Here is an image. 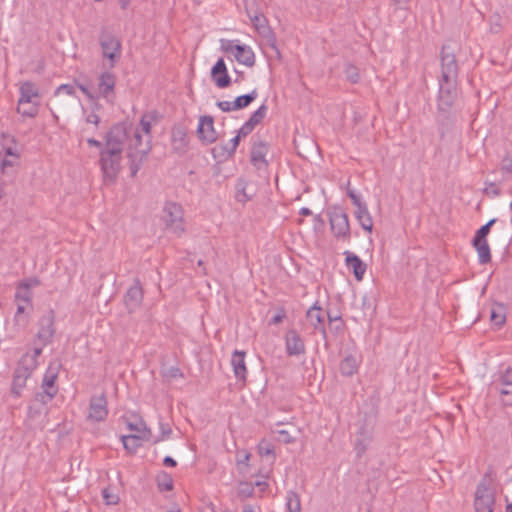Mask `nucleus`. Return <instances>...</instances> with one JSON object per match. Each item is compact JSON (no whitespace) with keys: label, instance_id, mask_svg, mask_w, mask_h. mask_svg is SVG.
<instances>
[{"label":"nucleus","instance_id":"nucleus-1","mask_svg":"<svg viewBox=\"0 0 512 512\" xmlns=\"http://www.w3.org/2000/svg\"><path fill=\"white\" fill-rule=\"evenodd\" d=\"M105 147L100 152L99 163L106 183H113L121 171L122 153L126 148L131 176H136L151 145L142 142L139 129L125 121L114 124L105 135Z\"/></svg>","mask_w":512,"mask_h":512},{"label":"nucleus","instance_id":"nucleus-2","mask_svg":"<svg viewBox=\"0 0 512 512\" xmlns=\"http://www.w3.org/2000/svg\"><path fill=\"white\" fill-rule=\"evenodd\" d=\"M75 85L90 100L104 99L114 104L116 99V75L109 70L102 71L97 76L96 87L93 89L86 82L75 80Z\"/></svg>","mask_w":512,"mask_h":512},{"label":"nucleus","instance_id":"nucleus-3","mask_svg":"<svg viewBox=\"0 0 512 512\" xmlns=\"http://www.w3.org/2000/svg\"><path fill=\"white\" fill-rule=\"evenodd\" d=\"M492 478L486 473L480 480L475 491L474 507L476 512H493L495 495L491 489Z\"/></svg>","mask_w":512,"mask_h":512},{"label":"nucleus","instance_id":"nucleus-4","mask_svg":"<svg viewBox=\"0 0 512 512\" xmlns=\"http://www.w3.org/2000/svg\"><path fill=\"white\" fill-rule=\"evenodd\" d=\"M328 216L333 235L339 240L349 242L351 231L347 213L341 207H332Z\"/></svg>","mask_w":512,"mask_h":512},{"label":"nucleus","instance_id":"nucleus-5","mask_svg":"<svg viewBox=\"0 0 512 512\" xmlns=\"http://www.w3.org/2000/svg\"><path fill=\"white\" fill-rule=\"evenodd\" d=\"M99 44L102 56L109 61L108 67L113 68L121 58L122 44L119 38L107 31H102L99 36Z\"/></svg>","mask_w":512,"mask_h":512},{"label":"nucleus","instance_id":"nucleus-6","mask_svg":"<svg viewBox=\"0 0 512 512\" xmlns=\"http://www.w3.org/2000/svg\"><path fill=\"white\" fill-rule=\"evenodd\" d=\"M442 81H458L459 66L456 60L455 49L450 44L442 46L440 53Z\"/></svg>","mask_w":512,"mask_h":512},{"label":"nucleus","instance_id":"nucleus-7","mask_svg":"<svg viewBox=\"0 0 512 512\" xmlns=\"http://www.w3.org/2000/svg\"><path fill=\"white\" fill-rule=\"evenodd\" d=\"M33 361L30 358L20 359L13 375L11 394L14 397H20L26 382L33 373Z\"/></svg>","mask_w":512,"mask_h":512},{"label":"nucleus","instance_id":"nucleus-8","mask_svg":"<svg viewBox=\"0 0 512 512\" xmlns=\"http://www.w3.org/2000/svg\"><path fill=\"white\" fill-rule=\"evenodd\" d=\"M2 151L5 157L2 159V174L7 168H15L20 165L21 148L14 137L2 133Z\"/></svg>","mask_w":512,"mask_h":512},{"label":"nucleus","instance_id":"nucleus-9","mask_svg":"<svg viewBox=\"0 0 512 512\" xmlns=\"http://www.w3.org/2000/svg\"><path fill=\"white\" fill-rule=\"evenodd\" d=\"M164 220L166 227L174 234L180 236L185 231L183 209L175 202H167L164 206Z\"/></svg>","mask_w":512,"mask_h":512},{"label":"nucleus","instance_id":"nucleus-10","mask_svg":"<svg viewBox=\"0 0 512 512\" xmlns=\"http://www.w3.org/2000/svg\"><path fill=\"white\" fill-rule=\"evenodd\" d=\"M494 389L499 393L504 406H512V368L508 367L499 373L493 382Z\"/></svg>","mask_w":512,"mask_h":512},{"label":"nucleus","instance_id":"nucleus-11","mask_svg":"<svg viewBox=\"0 0 512 512\" xmlns=\"http://www.w3.org/2000/svg\"><path fill=\"white\" fill-rule=\"evenodd\" d=\"M458 81L439 80L438 110L448 111L454 104L457 97Z\"/></svg>","mask_w":512,"mask_h":512},{"label":"nucleus","instance_id":"nucleus-12","mask_svg":"<svg viewBox=\"0 0 512 512\" xmlns=\"http://www.w3.org/2000/svg\"><path fill=\"white\" fill-rule=\"evenodd\" d=\"M222 47L225 52L231 53L239 63L244 64L247 67L254 66L255 54L249 46L233 44L232 41H228L227 44Z\"/></svg>","mask_w":512,"mask_h":512},{"label":"nucleus","instance_id":"nucleus-13","mask_svg":"<svg viewBox=\"0 0 512 512\" xmlns=\"http://www.w3.org/2000/svg\"><path fill=\"white\" fill-rule=\"evenodd\" d=\"M108 416L107 399L102 393L90 399L88 419L94 422L104 421Z\"/></svg>","mask_w":512,"mask_h":512},{"label":"nucleus","instance_id":"nucleus-14","mask_svg":"<svg viewBox=\"0 0 512 512\" xmlns=\"http://www.w3.org/2000/svg\"><path fill=\"white\" fill-rule=\"evenodd\" d=\"M143 302V288L139 279L129 287L124 296V304L129 313L137 311Z\"/></svg>","mask_w":512,"mask_h":512},{"label":"nucleus","instance_id":"nucleus-15","mask_svg":"<svg viewBox=\"0 0 512 512\" xmlns=\"http://www.w3.org/2000/svg\"><path fill=\"white\" fill-rule=\"evenodd\" d=\"M268 153V143L260 138L253 137L250 161L258 170L268 166L266 155Z\"/></svg>","mask_w":512,"mask_h":512},{"label":"nucleus","instance_id":"nucleus-16","mask_svg":"<svg viewBox=\"0 0 512 512\" xmlns=\"http://www.w3.org/2000/svg\"><path fill=\"white\" fill-rule=\"evenodd\" d=\"M197 134L204 144H211L216 141L217 133L214 128V119L212 116L205 115L199 118Z\"/></svg>","mask_w":512,"mask_h":512},{"label":"nucleus","instance_id":"nucleus-17","mask_svg":"<svg viewBox=\"0 0 512 512\" xmlns=\"http://www.w3.org/2000/svg\"><path fill=\"white\" fill-rule=\"evenodd\" d=\"M286 352L289 356H299L306 352L302 337L296 330H289L285 336Z\"/></svg>","mask_w":512,"mask_h":512},{"label":"nucleus","instance_id":"nucleus-18","mask_svg":"<svg viewBox=\"0 0 512 512\" xmlns=\"http://www.w3.org/2000/svg\"><path fill=\"white\" fill-rule=\"evenodd\" d=\"M54 319L52 316H44L39 320V330L36 335V340L42 343V346H47L54 336Z\"/></svg>","mask_w":512,"mask_h":512},{"label":"nucleus","instance_id":"nucleus-19","mask_svg":"<svg viewBox=\"0 0 512 512\" xmlns=\"http://www.w3.org/2000/svg\"><path fill=\"white\" fill-rule=\"evenodd\" d=\"M211 77L218 88H226L231 84L226 64L223 58H219L211 69Z\"/></svg>","mask_w":512,"mask_h":512},{"label":"nucleus","instance_id":"nucleus-20","mask_svg":"<svg viewBox=\"0 0 512 512\" xmlns=\"http://www.w3.org/2000/svg\"><path fill=\"white\" fill-rule=\"evenodd\" d=\"M306 317L310 324L322 334L323 338H326L327 332L324 326V311L322 308L314 304L307 311Z\"/></svg>","mask_w":512,"mask_h":512},{"label":"nucleus","instance_id":"nucleus-21","mask_svg":"<svg viewBox=\"0 0 512 512\" xmlns=\"http://www.w3.org/2000/svg\"><path fill=\"white\" fill-rule=\"evenodd\" d=\"M344 255L346 256V266L353 271L358 281L362 280L367 269L366 264L356 254L350 251H345Z\"/></svg>","mask_w":512,"mask_h":512},{"label":"nucleus","instance_id":"nucleus-22","mask_svg":"<svg viewBox=\"0 0 512 512\" xmlns=\"http://www.w3.org/2000/svg\"><path fill=\"white\" fill-rule=\"evenodd\" d=\"M245 355L246 353L244 351L235 350L231 357V365L233 367L234 375L241 381H245L247 376Z\"/></svg>","mask_w":512,"mask_h":512},{"label":"nucleus","instance_id":"nucleus-23","mask_svg":"<svg viewBox=\"0 0 512 512\" xmlns=\"http://www.w3.org/2000/svg\"><path fill=\"white\" fill-rule=\"evenodd\" d=\"M40 94L36 85L32 82H24L20 87L19 104L39 102Z\"/></svg>","mask_w":512,"mask_h":512},{"label":"nucleus","instance_id":"nucleus-24","mask_svg":"<svg viewBox=\"0 0 512 512\" xmlns=\"http://www.w3.org/2000/svg\"><path fill=\"white\" fill-rule=\"evenodd\" d=\"M240 139L241 136L237 133V135L233 137L228 143L215 146L213 148L214 156L220 158L231 157L235 153Z\"/></svg>","mask_w":512,"mask_h":512},{"label":"nucleus","instance_id":"nucleus-25","mask_svg":"<svg viewBox=\"0 0 512 512\" xmlns=\"http://www.w3.org/2000/svg\"><path fill=\"white\" fill-rule=\"evenodd\" d=\"M354 215L362 229L371 233L373 229V219L368 210L367 204L357 207Z\"/></svg>","mask_w":512,"mask_h":512},{"label":"nucleus","instance_id":"nucleus-26","mask_svg":"<svg viewBox=\"0 0 512 512\" xmlns=\"http://www.w3.org/2000/svg\"><path fill=\"white\" fill-rule=\"evenodd\" d=\"M141 440H150V438L148 435L144 434H131L121 436V441L124 448L130 453L136 452V450L141 446Z\"/></svg>","mask_w":512,"mask_h":512},{"label":"nucleus","instance_id":"nucleus-27","mask_svg":"<svg viewBox=\"0 0 512 512\" xmlns=\"http://www.w3.org/2000/svg\"><path fill=\"white\" fill-rule=\"evenodd\" d=\"M359 367V362L353 355H347L340 362L339 370L343 376L351 377L355 373H357Z\"/></svg>","mask_w":512,"mask_h":512},{"label":"nucleus","instance_id":"nucleus-28","mask_svg":"<svg viewBox=\"0 0 512 512\" xmlns=\"http://www.w3.org/2000/svg\"><path fill=\"white\" fill-rule=\"evenodd\" d=\"M473 247L476 249L478 254V260L480 264H487L491 261V251L488 241L473 242Z\"/></svg>","mask_w":512,"mask_h":512},{"label":"nucleus","instance_id":"nucleus-29","mask_svg":"<svg viewBox=\"0 0 512 512\" xmlns=\"http://www.w3.org/2000/svg\"><path fill=\"white\" fill-rule=\"evenodd\" d=\"M491 322L498 327H501L506 321V309L503 304H495L490 312Z\"/></svg>","mask_w":512,"mask_h":512},{"label":"nucleus","instance_id":"nucleus-30","mask_svg":"<svg viewBox=\"0 0 512 512\" xmlns=\"http://www.w3.org/2000/svg\"><path fill=\"white\" fill-rule=\"evenodd\" d=\"M132 126L136 129H139L140 131V134L142 136V142L143 143H148V145H150V141H151V121L148 117V115H143L140 119V123H139V126H134L132 124Z\"/></svg>","mask_w":512,"mask_h":512},{"label":"nucleus","instance_id":"nucleus-31","mask_svg":"<svg viewBox=\"0 0 512 512\" xmlns=\"http://www.w3.org/2000/svg\"><path fill=\"white\" fill-rule=\"evenodd\" d=\"M258 97V92L256 89H253L251 92L240 95L234 99V107H236V110H242L244 108H247L256 98Z\"/></svg>","mask_w":512,"mask_h":512},{"label":"nucleus","instance_id":"nucleus-32","mask_svg":"<svg viewBox=\"0 0 512 512\" xmlns=\"http://www.w3.org/2000/svg\"><path fill=\"white\" fill-rule=\"evenodd\" d=\"M286 509L287 512H300L301 501L297 492L290 490L286 494Z\"/></svg>","mask_w":512,"mask_h":512},{"label":"nucleus","instance_id":"nucleus-33","mask_svg":"<svg viewBox=\"0 0 512 512\" xmlns=\"http://www.w3.org/2000/svg\"><path fill=\"white\" fill-rule=\"evenodd\" d=\"M172 141L177 149L184 148L188 144L187 133L184 128L177 127L172 130Z\"/></svg>","mask_w":512,"mask_h":512},{"label":"nucleus","instance_id":"nucleus-34","mask_svg":"<svg viewBox=\"0 0 512 512\" xmlns=\"http://www.w3.org/2000/svg\"><path fill=\"white\" fill-rule=\"evenodd\" d=\"M258 453L261 457L270 458L272 462L276 458L274 445L265 439L258 444Z\"/></svg>","mask_w":512,"mask_h":512},{"label":"nucleus","instance_id":"nucleus-35","mask_svg":"<svg viewBox=\"0 0 512 512\" xmlns=\"http://www.w3.org/2000/svg\"><path fill=\"white\" fill-rule=\"evenodd\" d=\"M248 16L259 33H265L269 30L267 27V20L262 13L255 12L254 14L248 13Z\"/></svg>","mask_w":512,"mask_h":512},{"label":"nucleus","instance_id":"nucleus-36","mask_svg":"<svg viewBox=\"0 0 512 512\" xmlns=\"http://www.w3.org/2000/svg\"><path fill=\"white\" fill-rule=\"evenodd\" d=\"M39 102H32L27 104L18 103V113L25 117L34 118L38 114Z\"/></svg>","mask_w":512,"mask_h":512},{"label":"nucleus","instance_id":"nucleus-37","mask_svg":"<svg viewBox=\"0 0 512 512\" xmlns=\"http://www.w3.org/2000/svg\"><path fill=\"white\" fill-rule=\"evenodd\" d=\"M127 427L130 431L135 434H144L151 436V431L146 427L145 422L142 419H137L135 422L127 421Z\"/></svg>","mask_w":512,"mask_h":512},{"label":"nucleus","instance_id":"nucleus-38","mask_svg":"<svg viewBox=\"0 0 512 512\" xmlns=\"http://www.w3.org/2000/svg\"><path fill=\"white\" fill-rule=\"evenodd\" d=\"M157 485L160 491H170L173 489V480L166 472H161L157 476Z\"/></svg>","mask_w":512,"mask_h":512},{"label":"nucleus","instance_id":"nucleus-39","mask_svg":"<svg viewBox=\"0 0 512 512\" xmlns=\"http://www.w3.org/2000/svg\"><path fill=\"white\" fill-rule=\"evenodd\" d=\"M496 222V219L489 220L485 225L481 226L475 233L473 242L487 241V235L490 232L491 226Z\"/></svg>","mask_w":512,"mask_h":512},{"label":"nucleus","instance_id":"nucleus-40","mask_svg":"<svg viewBox=\"0 0 512 512\" xmlns=\"http://www.w3.org/2000/svg\"><path fill=\"white\" fill-rule=\"evenodd\" d=\"M267 111L268 107L266 104H262L256 111L252 113L248 121L256 127L266 117Z\"/></svg>","mask_w":512,"mask_h":512},{"label":"nucleus","instance_id":"nucleus-41","mask_svg":"<svg viewBox=\"0 0 512 512\" xmlns=\"http://www.w3.org/2000/svg\"><path fill=\"white\" fill-rule=\"evenodd\" d=\"M360 435L363 436V438L357 439L355 444V450L359 457L366 452L368 445L371 441V436L369 434L366 435L364 431H361Z\"/></svg>","mask_w":512,"mask_h":512},{"label":"nucleus","instance_id":"nucleus-42","mask_svg":"<svg viewBox=\"0 0 512 512\" xmlns=\"http://www.w3.org/2000/svg\"><path fill=\"white\" fill-rule=\"evenodd\" d=\"M56 378V373L47 371L43 378L42 389L57 393V388L55 387Z\"/></svg>","mask_w":512,"mask_h":512},{"label":"nucleus","instance_id":"nucleus-43","mask_svg":"<svg viewBox=\"0 0 512 512\" xmlns=\"http://www.w3.org/2000/svg\"><path fill=\"white\" fill-rule=\"evenodd\" d=\"M31 297H32L31 291H29L27 288H25L21 285L18 286L16 293H15L16 302H22V303H25V305H30Z\"/></svg>","mask_w":512,"mask_h":512},{"label":"nucleus","instance_id":"nucleus-44","mask_svg":"<svg viewBox=\"0 0 512 512\" xmlns=\"http://www.w3.org/2000/svg\"><path fill=\"white\" fill-rule=\"evenodd\" d=\"M237 495L241 499L252 497L254 495V485L250 482H240Z\"/></svg>","mask_w":512,"mask_h":512},{"label":"nucleus","instance_id":"nucleus-45","mask_svg":"<svg viewBox=\"0 0 512 512\" xmlns=\"http://www.w3.org/2000/svg\"><path fill=\"white\" fill-rule=\"evenodd\" d=\"M345 77L348 81L353 84H356L360 80L359 69L353 64H347L344 70Z\"/></svg>","mask_w":512,"mask_h":512},{"label":"nucleus","instance_id":"nucleus-46","mask_svg":"<svg viewBox=\"0 0 512 512\" xmlns=\"http://www.w3.org/2000/svg\"><path fill=\"white\" fill-rule=\"evenodd\" d=\"M45 346H42V343H39L36 341L35 343V347L33 349V352L32 353H26L25 355L22 356L21 359H25V358H30L32 361H33V370H35L38 366V357L41 355L42 353V350Z\"/></svg>","mask_w":512,"mask_h":512},{"label":"nucleus","instance_id":"nucleus-47","mask_svg":"<svg viewBox=\"0 0 512 512\" xmlns=\"http://www.w3.org/2000/svg\"><path fill=\"white\" fill-rule=\"evenodd\" d=\"M29 305H25V303L17 302V311L15 314V322L17 325L25 326L27 324V317L24 315L25 309Z\"/></svg>","mask_w":512,"mask_h":512},{"label":"nucleus","instance_id":"nucleus-48","mask_svg":"<svg viewBox=\"0 0 512 512\" xmlns=\"http://www.w3.org/2000/svg\"><path fill=\"white\" fill-rule=\"evenodd\" d=\"M56 394L57 393L50 392L47 389H42L41 392H39V393H37L35 395L34 401L38 402V403H41L43 405H46L47 403H49L55 397Z\"/></svg>","mask_w":512,"mask_h":512},{"label":"nucleus","instance_id":"nucleus-49","mask_svg":"<svg viewBox=\"0 0 512 512\" xmlns=\"http://www.w3.org/2000/svg\"><path fill=\"white\" fill-rule=\"evenodd\" d=\"M236 199L239 202H246L250 197L246 194V182L239 180L236 184Z\"/></svg>","mask_w":512,"mask_h":512},{"label":"nucleus","instance_id":"nucleus-50","mask_svg":"<svg viewBox=\"0 0 512 512\" xmlns=\"http://www.w3.org/2000/svg\"><path fill=\"white\" fill-rule=\"evenodd\" d=\"M61 93H65L66 95H69V96H73L75 97L76 96V89H75V85L73 84H61L60 86H58L54 92V95L57 96Z\"/></svg>","mask_w":512,"mask_h":512},{"label":"nucleus","instance_id":"nucleus-51","mask_svg":"<svg viewBox=\"0 0 512 512\" xmlns=\"http://www.w3.org/2000/svg\"><path fill=\"white\" fill-rule=\"evenodd\" d=\"M159 425H160L161 436L157 437L154 440L155 443L160 442V441L164 440L165 438H168L172 433V429L168 423L160 422Z\"/></svg>","mask_w":512,"mask_h":512},{"label":"nucleus","instance_id":"nucleus-52","mask_svg":"<svg viewBox=\"0 0 512 512\" xmlns=\"http://www.w3.org/2000/svg\"><path fill=\"white\" fill-rule=\"evenodd\" d=\"M347 195H348V197L351 199V201H352L353 205H354L356 208H357V207H360V205H364V204H366V202H364V201L361 199L360 195H358L354 189H350V188H348V189H347Z\"/></svg>","mask_w":512,"mask_h":512},{"label":"nucleus","instance_id":"nucleus-53","mask_svg":"<svg viewBox=\"0 0 512 512\" xmlns=\"http://www.w3.org/2000/svg\"><path fill=\"white\" fill-rule=\"evenodd\" d=\"M234 100L233 101H218L216 103V106L223 112H232L237 111L236 107H234Z\"/></svg>","mask_w":512,"mask_h":512},{"label":"nucleus","instance_id":"nucleus-54","mask_svg":"<svg viewBox=\"0 0 512 512\" xmlns=\"http://www.w3.org/2000/svg\"><path fill=\"white\" fill-rule=\"evenodd\" d=\"M102 496L108 505L117 504L119 501V497L115 494H111L108 489L102 490Z\"/></svg>","mask_w":512,"mask_h":512},{"label":"nucleus","instance_id":"nucleus-55","mask_svg":"<svg viewBox=\"0 0 512 512\" xmlns=\"http://www.w3.org/2000/svg\"><path fill=\"white\" fill-rule=\"evenodd\" d=\"M164 376L169 379H175V378L183 377V373L181 372V370L178 367L171 366L164 372Z\"/></svg>","mask_w":512,"mask_h":512},{"label":"nucleus","instance_id":"nucleus-56","mask_svg":"<svg viewBox=\"0 0 512 512\" xmlns=\"http://www.w3.org/2000/svg\"><path fill=\"white\" fill-rule=\"evenodd\" d=\"M255 126L253 124H251L248 120L240 127V129L237 131V133L241 136V137H245L247 135H249L253 130H254Z\"/></svg>","mask_w":512,"mask_h":512},{"label":"nucleus","instance_id":"nucleus-57","mask_svg":"<svg viewBox=\"0 0 512 512\" xmlns=\"http://www.w3.org/2000/svg\"><path fill=\"white\" fill-rule=\"evenodd\" d=\"M501 170L506 173H512V157L505 156L501 161Z\"/></svg>","mask_w":512,"mask_h":512},{"label":"nucleus","instance_id":"nucleus-58","mask_svg":"<svg viewBox=\"0 0 512 512\" xmlns=\"http://www.w3.org/2000/svg\"><path fill=\"white\" fill-rule=\"evenodd\" d=\"M278 434L280 436V441L285 444L293 443L295 441V438L286 430H279Z\"/></svg>","mask_w":512,"mask_h":512},{"label":"nucleus","instance_id":"nucleus-59","mask_svg":"<svg viewBox=\"0 0 512 512\" xmlns=\"http://www.w3.org/2000/svg\"><path fill=\"white\" fill-rule=\"evenodd\" d=\"M20 285L27 288L30 291L31 288L40 285V280L36 277H33V278L25 280Z\"/></svg>","mask_w":512,"mask_h":512},{"label":"nucleus","instance_id":"nucleus-60","mask_svg":"<svg viewBox=\"0 0 512 512\" xmlns=\"http://www.w3.org/2000/svg\"><path fill=\"white\" fill-rule=\"evenodd\" d=\"M330 329H333L335 332H339L343 329V322L340 316H335L334 323L330 325Z\"/></svg>","mask_w":512,"mask_h":512},{"label":"nucleus","instance_id":"nucleus-61","mask_svg":"<svg viewBox=\"0 0 512 512\" xmlns=\"http://www.w3.org/2000/svg\"><path fill=\"white\" fill-rule=\"evenodd\" d=\"M284 318H285V312H284V310H281L280 312H278L276 315H274L271 318L270 324L277 325V324L281 323Z\"/></svg>","mask_w":512,"mask_h":512},{"label":"nucleus","instance_id":"nucleus-62","mask_svg":"<svg viewBox=\"0 0 512 512\" xmlns=\"http://www.w3.org/2000/svg\"><path fill=\"white\" fill-rule=\"evenodd\" d=\"M87 143L89 146L100 148V151L103 149V147H105V143L102 144V142H100L99 140H97L95 138L87 139Z\"/></svg>","mask_w":512,"mask_h":512},{"label":"nucleus","instance_id":"nucleus-63","mask_svg":"<svg viewBox=\"0 0 512 512\" xmlns=\"http://www.w3.org/2000/svg\"><path fill=\"white\" fill-rule=\"evenodd\" d=\"M86 121L97 126L100 122V117L95 113H91L87 116Z\"/></svg>","mask_w":512,"mask_h":512},{"label":"nucleus","instance_id":"nucleus-64","mask_svg":"<svg viewBox=\"0 0 512 512\" xmlns=\"http://www.w3.org/2000/svg\"><path fill=\"white\" fill-rule=\"evenodd\" d=\"M163 464L167 467H175L177 462L171 456H166L163 459Z\"/></svg>","mask_w":512,"mask_h":512}]
</instances>
